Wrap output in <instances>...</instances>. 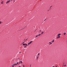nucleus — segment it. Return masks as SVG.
Returning <instances> with one entry per match:
<instances>
[{
  "mask_svg": "<svg viewBox=\"0 0 67 67\" xmlns=\"http://www.w3.org/2000/svg\"><path fill=\"white\" fill-rule=\"evenodd\" d=\"M23 45H26V46H27V44H25L24 43H23Z\"/></svg>",
  "mask_w": 67,
  "mask_h": 67,
  "instance_id": "1",
  "label": "nucleus"
},
{
  "mask_svg": "<svg viewBox=\"0 0 67 67\" xmlns=\"http://www.w3.org/2000/svg\"><path fill=\"white\" fill-rule=\"evenodd\" d=\"M18 65V64H17L15 63V64H13V65Z\"/></svg>",
  "mask_w": 67,
  "mask_h": 67,
  "instance_id": "2",
  "label": "nucleus"
},
{
  "mask_svg": "<svg viewBox=\"0 0 67 67\" xmlns=\"http://www.w3.org/2000/svg\"><path fill=\"white\" fill-rule=\"evenodd\" d=\"M60 37V36H59V37H57V38L58 39V38H59Z\"/></svg>",
  "mask_w": 67,
  "mask_h": 67,
  "instance_id": "3",
  "label": "nucleus"
},
{
  "mask_svg": "<svg viewBox=\"0 0 67 67\" xmlns=\"http://www.w3.org/2000/svg\"><path fill=\"white\" fill-rule=\"evenodd\" d=\"M32 42H33V41H31L30 42H29V43L30 44H31V43H32Z\"/></svg>",
  "mask_w": 67,
  "mask_h": 67,
  "instance_id": "4",
  "label": "nucleus"
},
{
  "mask_svg": "<svg viewBox=\"0 0 67 67\" xmlns=\"http://www.w3.org/2000/svg\"><path fill=\"white\" fill-rule=\"evenodd\" d=\"M1 4H3V1L1 2Z\"/></svg>",
  "mask_w": 67,
  "mask_h": 67,
  "instance_id": "5",
  "label": "nucleus"
},
{
  "mask_svg": "<svg viewBox=\"0 0 67 67\" xmlns=\"http://www.w3.org/2000/svg\"><path fill=\"white\" fill-rule=\"evenodd\" d=\"M61 35L60 34H58V36H60Z\"/></svg>",
  "mask_w": 67,
  "mask_h": 67,
  "instance_id": "6",
  "label": "nucleus"
},
{
  "mask_svg": "<svg viewBox=\"0 0 67 67\" xmlns=\"http://www.w3.org/2000/svg\"><path fill=\"white\" fill-rule=\"evenodd\" d=\"M9 2L8 1L6 3V4H7L8 3H9Z\"/></svg>",
  "mask_w": 67,
  "mask_h": 67,
  "instance_id": "7",
  "label": "nucleus"
},
{
  "mask_svg": "<svg viewBox=\"0 0 67 67\" xmlns=\"http://www.w3.org/2000/svg\"><path fill=\"white\" fill-rule=\"evenodd\" d=\"M49 44H50L51 45V44H52V42H49Z\"/></svg>",
  "mask_w": 67,
  "mask_h": 67,
  "instance_id": "8",
  "label": "nucleus"
},
{
  "mask_svg": "<svg viewBox=\"0 0 67 67\" xmlns=\"http://www.w3.org/2000/svg\"><path fill=\"white\" fill-rule=\"evenodd\" d=\"M38 56L37 58V59H38Z\"/></svg>",
  "mask_w": 67,
  "mask_h": 67,
  "instance_id": "9",
  "label": "nucleus"
},
{
  "mask_svg": "<svg viewBox=\"0 0 67 67\" xmlns=\"http://www.w3.org/2000/svg\"><path fill=\"white\" fill-rule=\"evenodd\" d=\"M44 33V32H42V33H41V34H43Z\"/></svg>",
  "mask_w": 67,
  "mask_h": 67,
  "instance_id": "10",
  "label": "nucleus"
},
{
  "mask_svg": "<svg viewBox=\"0 0 67 67\" xmlns=\"http://www.w3.org/2000/svg\"><path fill=\"white\" fill-rule=\"evenodd\" d=\"M66 35V33L65 32L64 33V35Z\"/></svg>",
  "mask_w": 67,
  "mask_h": 67,
  "instance_id": "11",
  "label": "nucleus"
},
{
  "mask_svg": "<svg viewBox=\"0 0 67 67\" xmlns=\"http://www.w3.org/2000/svg\"><path fill=\"white\" fill-rule=\"evenodd\" d=\"M20 62L21 64H22V61H20Z\"/></svg>",
  "mask_w": 67,
  "mask_h": 67,
  "instance_id": "12",
  "label": "nucleus"
},
{
  "mask_svg": "<svg viewBox=\"0 0 67 67\" xmlns=\"http://www.w3.org/2000/svg\"><path fill=\"white\" fill-rule=\"evenodd\" d=\"M12 67H14V65H12Z\"/></svg>",
  "mask_w": 67,
  "mask_h": 67,
  "instance_id": "13",
  "label": "nucleus"
},
{
  "mask_svg": "<svg viewBox=\"0 0 67 67\" xmlns=\"http://www.w3.org/2000/svg\"><path fill=\"white\" fill-rule=\"evenodd\" d=\"M38 35H37H37L36 36V37H38Z\"/></svg>",
  "mask_w": 67,
  "mask_h": 67,
  "instance_id": "14",
  "label": "nucleus"
},
{
  "mask_svg": "<svg viewBox=\"0 0 67 67\" xmlns=\"http://www.w3.org/2000/svg\"><path fill=\"white\" fill-rule=\"evenodd\" d=\"M30 44L29 43H28V45H30Z\"/></svg>",
  "mask_w": 67,
  "mask_h": 67,
  "instance_id": "15",
  "label": "nucleus"
},
{
  "mask_svg": "<svg viewBox=\"0 0 67 67\" xmlns=\"http://www.w3.org/2000/svg\"><path fill=\"white\" fill-rule=\"evenodd\" d=\"M40 35H41V34H39L38 35V36H40Z\"/></svg>",
  "mask_w": 67,
  "mask_h": 67,
  "instance_id": "16",
  "label": "nucleus"
},
{
  "mask_svg": "<svg viewBox=\"0 0 67 67\" xmlns=\"http://www.w3.org/2000/svg\"><path fill=\"white\" fill-rule=\"evenodd\" d=\"M52 43H54V41H52Z\"/></svg>",
  "mask_w": 67,
  "mask_h": 67,
  "instance_id": "17",
  "label": "nucleus"
},
{
  "mask_svg": "<svg viewBox=\"0 0 67 67\" xmlns=\"http://www.w3.org/2000/svg\"><path fill=\"white\" fill-rule=\"evenodd\" d=\"M40 55V53H38V55Z\"/></svg>",
  "mask_w": 67,
  "mask_h": 67,
  "instance_id": "18",
  "label": "nucleus"
},
{
  "mask_svg": "<svg viewBox=\"0 0 67 67\" xmlns=\"http://www.w3.org/2000/svg\"><path fill=\"white\" fill-rule=\"evenodd\" d=\"M1 21H0V24H1Z\"/></svg>",
  "mask_w": 67,
  "mask_h": 67,
  "instance_id": "19",
  "label": "nucleus"
},
{
  "mask_svg": "<svg viewBox=\"0 0 67 67\" xmlns=\"http://www.w3.org/2000/svg\"><path fill=\"white\" fill-rule=\"evenodd\" d=\"M16 63L17 64H19V63L18 62H17Z\"/></svg>",
  "mask_w": 67,
  "mask_h": 67,
  "instance_id": "20",
  "label": "nucleus"
},
{
  "mask_svg": "<svg viewBox=\"0 0 67 67\" xmlns=\"http://www.w3.org/2000/svg\"><path fill=\"white\" fill-rule=\"evenodd\" d=\"M27 40V39H26L25 40V41H26V40Z\"/></svg>",
  "mask_w": 67,
  "mask_h": 67,
  "instance_id": "21",
  "label": "nucleus"
},
{
  "mask_svg": "<svg viewBox=\"0 0 67 67\" xmlns=\"http://www.w3.org/2000/svg\"><path fill=\"white\" fill-rule=\"evenodd\" d=\"M10 0H9V1H8L9 2H10Z\"/></svg>",
  "mask_w": 67,
  "mask_h": 67,
  "instance_id": "22",
  "label": "nucleus"
},
{
  "mask_svg": "<svg viewBox=\"0 0 67 67\" xmlns=\"http://www.w3.org/2000/svg\"><path fill=\"white\" fill-rule=\"evenodd\" d=\"M23 66L24 67V66H25L24 65H23Z\"/></svg>",
  "mask_w": 67,
  "mask_h": 67,
  "instance_id": "23",
  "label": "nucleus"
},
{
  "mask_svg": "<svg viewBox=\"0 0 67 67\" xmlns=\"http://www.w3.org/2000/svg\"><path fill=\"white\" fill-rule=\"evenodd\" d=\"M66 66V65H64V66Z\"/></svg>",
  "mask_w": 67,
  "mask_h": 67,
  "instance_id": "24",
  "label": "nucleus"
},
{
  "mask_svg": "<svg viewBox=\"0 0 67 67\" xmlns=\"http://www.w3.org/2000/svg\"><path fill=\"white\" fill-rule=\"evenodd\" d=\"M46 20V19H45L44 20V21H45V20Z\"/></svg>",
  "mask_w": 67,
  "mask_h": 67,
  "instance_id": "25",
  "label": "nucleus"
},
{
  "mask_svg": "<svg viewBox=\"0 0 67 67\" xmlns=\"http://www.w3.org/2000/svg\"><path fill=\"white\" fill-rule=\"evenodd\" d=\"M40 32H41V30H40Z\"/></svg>",
  "mask_w": 67,
  "mask_h": 67,
  "instance_id": "26",
  "label": "nucleus"
},
{
  "mask_svg": "<svg viewBox=\"0 0 67 67\" xmlns=\"http://www.w3.org/2000/svg\"><path fill=\"white\" fill-rule=\"evenodd\" d=\"M19 64H21V63H20V62H19Z\"/></svg>",
  "mask_w": 67,
  "mask_h": 67,
  "instance_id": "27",
  "label": "nucleus"
},
{
  "mask_svg": "<svg viewBox=\"0 0 67 67\" xmlns=\"http://www.w3.org/2000/svg\"><path fill=\"white\" fill-rule=\"evenodd\" d=\"M26 47V46H24V47Z\"/></svg>",
  "mask_w": 67,
  "mask_h": 67,
  "instance_id": "28",
  "label": "nucleus"
},
{
  "mask_svg": "<svg viewBox=\"0 0 67 67\" xmlns=\"http://www.w3.org/2000/svg\"><path fill=\"white\" fill-rule=\"evenodd\" d=\"M53 41H54V40H53Z\"/></svg>",
  "mask_w": 67,
  "mask_h": 67,
  "instance_id": "29",
  "label": "nucleus"
},
{
  "mask_svg": "<svg viewBox=\"0 0 67 67\" xmlns=\"http://www.w3.org/2000/svg\"><path fill=\"white\" fill-rule=\"evenodd\" d=\"M31 65H30V67H31Z\"/></svg>",
  "mask_w": 67,
  "mask_h": 67,
  "instance_id": "30",
  "label": "nucleus"
},
{
  "mask_svg": "<svg viewBox=\"0 0 67 67\" xmlns=\"http://www.w3.org/2000/svg\"><path fill=\"white\" fill-rule=\"evenodd\" d=\"M52 7V6H51L50 7V8H51V7Z\"/></svg>",
  "mask_w": 67,
  "mask_h": 67,
  "instance_id": "31",
  "label": "nucleus"
},
{
  "mask_svg": "<svg viewBox=\"0 0 67 67\" xmlns=\"http://www.w3.org/2000/svg\"><path fill=\"white\" fill-rule=\"evenodd\" d=\"M19 58H18V59H19Z\"/></svg>",
  "mask_w": 67,
  "mask_h": 67,
  "instance_id": "32",
  "label": "nucleus"
},
{
  "mask_svg": "<svg viewBox=\"0 0 67 67\" xmlns=\"http://www.w3.org/2000/svg\"><path fill=\"white\" fill-rule=\"evenodd\" d=\"M55 67H57V66H56Z\"/></svg>",
  "mask_w": 67,
  "mask_h": 67,
  "instance_id": "33",
  "label": "nucleus"
},
{
  "mask_svg": "<svg viewBox=\"0 0 67 67\" xmlns=\"http://www.w3.org/2000/svg\"><path fill=\"white\" fill-rule=\"evenodd\" d=\"M14 1V2H15V1Z\"/></svg>",
  "mask_w": 67,
  "mask_h": 67,
  "instance_id": "34",
  "label": "nucleus"
},
{
  "mask_svg": "<svg viewBox=\"0 0 67 67\" xmlns=\"http://www.w3.org/2000/svg\"><path fill=\"white\" fill-rule=\"evenodd\" d=\"M36 31V30L35 31V32Z\"/></svg>",
  "mask_w": 67,
  "mask_h": 67,
  "instance_id": "35",
  "label": "nucleus"
},
{
  "mask_svg": "<svg viewBox=\"0 0 67 67\" xmlns=\"http://www.w3.org/2000/svg\"><path fill=\"white\" fill-rule=\"evenodd\" d=\"M13 0H11V1H12Z\"/></svg>",
  "mask_w": 67,
  "mask_h": 67,
  "instance_id": "36",
  "label": "nucleus"
},
{
  "mask_svg": "<svg viewBox=\"0 0 67 67\" xmlns=\"http://www.w3.org/2000/svg\"><path fill=\"white\" fill-rule=\"evenodd\" d=\"M19 53H21V52H20Z\"/></svg>",
  "mask_w": 67,
  "mask_h": 67,
  "instance_id": "37",
  "label": "nucleus"
},
{
  "mask_svg": "<svg viewBox=\"0 0 67 67\" xmlns=\"http://www.w3.org/2000/svg\"><path fill=\"white\" fill-rule=\"evenodd\" d=\"M48 11H49V10H48Z\"/></svg>",
  "mask_w": 67,
  "mask_h": 67,
  "instance_id": "38",
  "label": "nucleus"
},
{
  "mask_svg": "<svg viewBox=\"0 0 67 67\" xmlns=\"http://www.w3.org/2000/svg\"><path fill=\"white\" fill-rule=\"evenodd\" d=\"M19 67H21V66H19Z\"/></svg>",
  "mask_w": 67,
  "mask_h": 67,
  "instance_id": "39",
  "label": "nucleus"
},
{
  "mask_svg": "<svg viewBox=\"0 0 67 67\" xmlns=\"http://www.w3.org/2000/svg\"><path fill=\"white\" fill-rule=\"evenodd\" d=\"M24 43V42H23V43Z\"/></svg>",
  "mask_w": 67,
  "mask_h": 67,
  "instance_id": "40",
  "label": "nucleus"
},
{
  "mask_svg": "<svg viewBox=\"0 0 67 67\" xmlns=\"http://www.w3.org/2000/svg\"><path fill=\"white\" fill-rule=\"evenodd\" d=\"M18 59H17V60H18Z\"/></svg>",
  "mask_w": 67,
  "mask_h": 67,
  "instance_id": "41",
  "label": "nucleus"
},
{
  "mask_svg": "<svg viewBox=\"0 0 67 67\" xmlns=\"http://www.w3.org/2000/svg\"><path fill=\"white\" fill-rule=\"evenodd\" d=\"M1 0V1H2V0Z\"/></svg>",
  "mask_w": 67,
  "mask_h": 67,
  "instance_id": "42",
  "label": "nucleus"
},
{
  "mask_svg": "<svg viewBox=\"0 0 67 67\" xmlns=\"http://www.w3.org/2000/svg\"><path fill=\"white\" fill-rule=\"evenodd\" d=\"M30 67H31V66H30Z\"/></svg>",
  "mask_w": 67,
  "mask_h": 67,
  "instance_id": "43",
  "label": "nucleus"
}]
</instances>
